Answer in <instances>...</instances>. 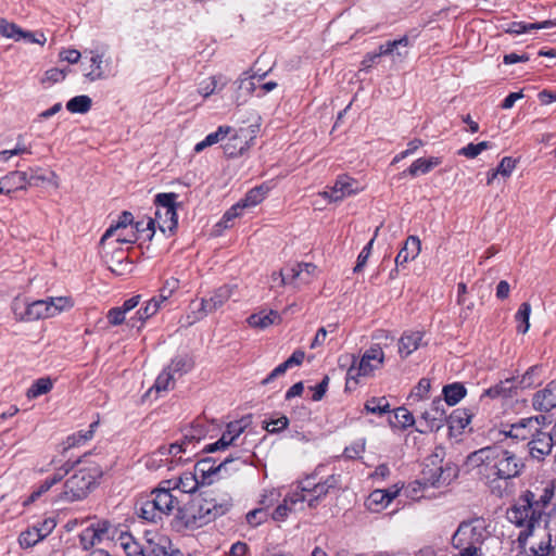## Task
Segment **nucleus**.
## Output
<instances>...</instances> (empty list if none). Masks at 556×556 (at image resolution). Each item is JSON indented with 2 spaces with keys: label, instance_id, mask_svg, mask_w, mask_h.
Returning a JSON list of instances; mask_svg holds the SVG:
<instances>
[{
  "label": "nucleus",
  "instance_id": "nucleus-1",
  "mask_svg": "<svg viewBox=\"0 0 556 556\" xmlns=\"http://www.w3.org/2000/svg\"><path fill=\"white\" fill-rule=\"evenodd\" d=\"M467 459L471 466L479 468V475L491 482L519 477L525 469L522 458L500 444L477 450Z\"/></svg>",
  "mask_w": 556,
  "mask_h": 556
},
{
  "label": "nucleus",
  "instance_id": "nucleus-2",
  "mask_svg": "<svg viewBox=\"0 0 556 556\" xmlns=\"http://www.w3.org/2000/svg\"><path fill=\"white\" fill-rule=\"evenodd\" d=\"M73 473L64 481L61 492L53 498V503L68 504L85 500L96 488L98 479L102 476V468L96 463L78 459L70 463Z\"/></svg>",
  "mask_w": 556,
  "mask_h": 556
},
{
  "label": "nucleus",
  "instance_id": "nucleus-3",
  "mask_svg": "<svg viewBox=\"0 0 556 556\" xmlns=\"http://www.w3.org/2000/svg\"><path fill=\"white\" fill-rule=\"evenodd\" d=\"M553 496V486H545L539 498L531 491L525 492L516 504L508 509V520L518 527H525L532 531L540 527L543 510L551 503Z\"/></svg>",
  "mask_w": 556,
  "mask_h": 556
},
{
  "label": "nucleus",
  "instance_id": "nucleus-4",
  "mask_svg": "<svg viewBox=\"0 0 556 556\" xmlns=\"http://www.w3.org/2000/svg\"><path fill=\"white\" fill-rule=\"evenodd\" d=\"M321 468H316L313 473L298 482L296 488L293 490L294 493H298V497H295L293 503L301 502L303 507H305L306 503L309 508H315L331 490L339 488L340 476L329 475L325 479L319 478Z\"/></svg>",
  "mask_w": 556,
  "mask_h": 556
},
{
  "label": "nucleus",
  "instance_id": "nucleus-5",
  "mask_svg": "<svg viewBox=\"0 0 556 556\" xmlns=\"http://www.w3.org/2000/svg\"><path fill=\"white\" fill-rule=\"evenodd\" d=\"M231 506L232 501L229 495H225L222 498L205 495L195 500L190 508V513L182 515L180 518L184 519L186 528L197 529L225 515Z\"/></svg>",
  "mask_w": 556,
  "mask_h": 556
},
{
  "label": "nucleus",
  "instance_id": "nucleus-6",
  "mask_svg": "<svg viewBox=\"0 0 556 556\" xmlns=\"http://www.w3.org/2000/svg\"><path fill=\"white\" fill-rule=\"evenodd\" d=\"M488 535L483 519L463 521L452 536V545L459 551L454 556H482V544Z\"/></svg>",
  "mask_w": 556,
  "mask_h": 556
},
{
  "label": "nucleus",
  "instance_id": "nucleus-7",
  "mask_svg": "<svg viewBox=\"0 0 556 556\" xmlns=\"http://www.w3.org/2000/svg\"><path fill=\"white\" fill-rule=\"evenodd\" d=\"M351 358L352 364L346 372L348 386L351 381L357 383L359 377H370L376 370L380 369L384 364V352L379 344H372L359 359L354 355Z\"/></svg>",
  "mask_w": 556,
  "mask_h": 556
},
{
  "label": "nucleus",
  "instance_id": "nucleus-8",
  "mask_svg": "<svg viewBox=\"0 0 556 556\" xmlns=\"http://www.w3.org/2000/svg\"><path fill=\"white\" fill-rule=\"evenodd\" d=\"M177 198L176 193H159L155 197L154 203L156 205L155 223L162 232H174L178 225L177 217Z\"/></svg>",
  "mask_w": 556,
  "mask_h": 556
},
{
  "label": "nucleus",
  "instance_id": "nucleus-9",
  "mask_svg": "<svg viewBox=\"0 0 556 556\" xmlns=\"http://www.w3.org/2000/svg\"><path fill=\"white\" fill-rule=\"evenodd\" d=\"M238 463L244 465L245 462L240 460V457L228 456L224 460L217 463L211 457L200 459L194 466V472L199 477L202 484H211L216 479L225 477L229 472V466Z\"/></svg>",
  "mask_w": 556,
  "mask_h": 556
},
{
  "label": "nucleus",
  "instance_id": "nucleus-10",
  "mask_svg": "<svg viewBox=\"0 0 556 556\" xmlns=\"http://www.w3.org/2000/svg\"><path fill=\"white\" fill-rule=\"evenodd\" d=\"M12 311L15 319L18 321H33L53 317L47 299L28 303L17 296L12 302Z\"/></svg>",
  "mask_w": 556,
  "mask_h": 556
},
{
  "label": "nucleus",
  "instance_id": "nucleus-11",
  "mask_svg": "<svg viewBox=\"0 0 556 556\" xmlns=\"http://www.w3.org/2000/svg\"><path fill=\"white\" fill-rule=\"evenodd\" d=\"M186 452V442L182 444L173 443L168 447L162 446L146 459V466L151 470H157L162 467H167L170 470L174 465L181 462V454Z\"/></svg>",
  "mask_w": 556,
  "mask_h": 556
},
{
  "label": "nucleus",
  "instance_id": "nucleus-12",
  "mask_svg": "<svg viewBox=\"0 0 556 556\" xmlns=\"http://www.w3.org/2000/svg\"><path fill=\"white\" fill-rule=\"evenodd\" d=\"M446 421V409L442 399L437 397L430 406L426 408L420 416L419 427L416 429L420 433L429 431H439Z\"/></svg>",
  "mask_w": 556,
  "mask_h": 556
},
{
  "label": "nucleus",
  "instance_id": "nucleus-13",
  "mask_svg": "<svg viewBox=\"0 0 556 556\" xmlns=\"http://www.w3.org/2000/svg\"><path fill=\"white\" fill-rule=\"evenodd\" d=\"M363 190V186L354 178L342 175L339 176L334 185L328 191L320 194L328 199L330 202H340L343 199L358 193Z\"/></svg>",
  "mask_w": 556,
  "mask_h": 556
},
{
  "label": "nucleus",
  "instance_id": "nucleus-14",
  "mask_svg": "<svg viewBox=\"0 0 556 556\" xmlns=\"http://www.w3.org/2000/svg\"><path fill=\"white\" fill-rule=\"evenodd\" d=\"M534 530L530 531L528 528L520 531L518 541L522 545V551L519 556H547L552 549L551 535L544 533L540 540H532L530 545L527 547V540L529 536H534Z\"/></svg>",
  "mask_w": 556,
  "mask_h": 556
},
{
  "label": "nucleus",
  "instance_id": "nucleus-15",
  "mask_svg": "<svg viewBox=\"0 0 556 556\" xmlns=\"http://www.w3.org/2000/svg\"><path fill=\"white\" fill-rule=\"evenodd\" d=\"M541 419L544 417L523 418L510 426L508 431H504L505 435L520 441H532V438L541 428Z\"/></svg>",
  "mask_w": 556,
  "mask_h": 556
},
{
  "label": "nucleus",
  "instance_id": "nucleus-16",
  "mask_svg": "<svg viewBox=\"0 0 556 556\" xmlns=\"http://www.w3.org/2000/svg\"><path fill=\"white\" fill-rule=\"evenodd\" d=\"M109 539V522L97 521L85 528L79 534L83 549L87 551Z\"/></svg>",
  "mask_w": 556,
  "mask_h": 556
},
{
  "label": "nucleus",
  "instance_id": "nucleus-17",
  "mask_svg": "<svg viewBox=\"0 0 556 556\" xmlns=\"http://www.w3.org/2000/svg\"><path fill=\"white\" fill-rule=\"evenodd\" d=\"M143 556H166L172 549L170 540L157 532H146Z\"/></svg>",
  "mask_w": 556,
  "mask_h": 556
},
{
  "label": "nucleus",
  "instance_id": "nucleus-18",
  "mask_svg": "<svg viewBox=\"0 0 556 556\" xmlns=\"http://www.w3.org/2000/svg\"><path fill=\"white\" fill-rule=\"evenodd\" d=\"M556 445L554 434L551 432H544L540 428L538 433L532 438V441L528 442L529 453L533 458L543 459L546 455L552 452L553 446Z\"/></svg>",
  "mask_w": 556,
  "mask_h": 556
},
{
  "label": "nucleus",
  "instance_id": "nucleus-19",
  "mask_svg": "<svg viewBox=\"0 0 556 556\" xmlns=\"http://www.w3.org/2000/svg\"><path fill=\"white\" fill-rule=\"evenodd\" d=\"M268 191H269V188L264 185L251 189L247 193L245 198L243 200H241V202H239L237 205H233L229 211H227L225 213L224 218L226 220H230L231 218L239 216L240 211L243 207L257 205L265 199Z\"/></svg>",
  "mask_w": 556,
  "mask_h": 556
},
{
  "label": "nucleus",
  "instance_id": "nucleus-20",
  "mask_svg": "<svg viewBox=\"0 0 556 556\" xmlns=\"http://www.w3.org/2000/svg\"><path fill=\"white\" fill-rule=\"evenodd\" d=\"M532 407L538 412L547 413L556 407V379L532 396Z\"/></svg>",
  "mask_w": 556,
  "mask_h": 556
},
{
  "label": "nucleus",
  "instance_id": "nucleus-21",
  "mask_svg": "<svg viewBox=\"0 0 556 556\" xmlns=\"http://www.w3.org/2000/svg\"><path fill=\"white\" fill-rule=\"evenodd\" d=\"M289 271L291 277L289 285L299 289L312 282L316 277L317 267L313 263H296L291 266Z\"/></svg>",
  "mask_w": 556,
  "mask_h": 556
},
{
  "label": "nucleus",
  "instance_id": "nucleus-22",
  "mask_svg": "<svg viewBox=\"0 0 556 556\" xmlns=\"http://www.w3.org/2000/svg\"><path fill=\"white\" fill-rule=\"evenodd\" d=\"M410 41L407 36H403L400 39L387 41L381 45V53L384 56H390L393 64L404 62L409 52Z\"/></svg>",
  "mask_w": 556,
  "mask_h": 556
},
{
  "label": "nucleus",
  "instance_id": "nucleus-23",
  "mask_svg": "<svg viewBox=\"0 0 556 556\" xmlns=\"http://www.w3.org/2000/svg\"><path fill=\"white\" fill-rule=\"evenodd\" d=\"M151 497L161 517L168 516L175 509H178L179 501L172 494L169 489H155L151 493Z\"/></svg>",
  "mask_w": 556,
  "mask_h": 556
},
{
  "label": "nucleus",
  "instance_id": "nucleus-24",
  "mask_svg": "<svg viewBox=\"0 0 556 556\" xmlns=\"http://www.w3.org/2000/svg\"><path fill=\"white\" fill-rule=\"evenodd\" d=\"M424 332L408 331L404 332L399 340V353L402 358H406L419 346L422 345Z\"/></svg>",
  "mask_w": 556,
  "mask_h": 556
},
{
  "label": "nucleus",
  "instance_id": "nucleus-25",
  "mask_svg": "<svg viewBox=\"0 0 556 556\" xmlns=\"http://www.w3.org/2000/svg\"><path fill=\"white\" fill-rule=\"evenodd\" d=\"M421 250V243L418 237L416 236H409L404 247L400 250L395 257V264L396 266H403L404 264L408 263L409 261L415 260Z\"/></svg>",
  "mask_w": 556,
  "mask_h": 556
},
{
  "label": "nucleus",
  "instance_id": "nucleus-26",
  "mask_svg": "<svg viewBox=\"0 0 556 556\" xmlns=\"http://www.w3.org/2000/svg\"><path fill=\"white\" fill-rule=\"evenodd\" d=\"M236 285H225L217 288L210 299H206V307L211 313L220 308L228 300H230L236 292Z\"/></svg>",
  "mask_w": 556,
  "mask_h": 556
},
{
  "label": "nucleus",
  "instance_id": "nucleus-27",
  "mask_svg": "<svg viewBox=\"0 0 556 556\" xmlns=\"http://www.w3.org/2000/svg\"><path fill=\"white\" fill-rule=\"evenodd\" d=\"M70 463H65L56 472H54L51 477L46 478L33 491L29 496V502H35L42 494L47 493L51 490L53 485L59 483L63 477L70 473Z\"/></svg>",
  "mask_w": 556,
  "mask_h": 556
},
{
  "label": "nucleus",
  "instance_id": "nucleus-28",
  "mask_svg": "<svg viewBox=\"0 0 556 556\" xmlns=\"http://www.w3.org/2000/svg\"><path fill=\"white\" fill-rule=\"evenodd\" d=\"M295 497H298V493L291 490L285 497L283 503L278 505L273 511L271 517L275 521H285L290 513L304 509L301 502L293 503Z\"/></svg>",
  "mask_w": 556,
  "mask_h": 556
},
{
  "label": "nucleus",
  "instance_id": "nucleus-29",
  "mask_svg": "<svg viewBox=\"0 0 556 556\" xmlns=\"http://www.w3.org/2000/svg\"><path fill=\"white\" fill-rule=\"evenodd\" d=\"M517 389V382L513 379H505L496 383L495 386L486 389L481 394V399L484 396L491 399H506L513 395L514 390Z\"/></svg>",
  "mask_w": 556,
  "mask_h": 556
},
{
  "label": "nucleus",
  "instance_id": "nucleus-30",
  "mask_svg": "<svg viewBox=\"0 0 556 556\" xmlns=\"http://www.w3.org/2000/svg\"><path fill=\"white\" fill-rule=\"evenodd\" d=\"M134 225V216L130 212H123L115 225H111L101 238L103 249H106L108 241L117 235L121 230H127Z\"/></svg>",
  "mask_w": 556,
  "mask_h": 556
},
{
  "label": "nucleus",
  "instance_id": "nucleus-31",
  "mask_svg": "<svg viewBox=\"0 0 556 556\" xmlns=\"http://www.w3.org/2000/svg\"><path fill=\"white\" fill-rule=\"evenodd\" d=\"M396 494L397 491L391 492L388 490H375L369 494L366 505L370 510L379 511L387 507Z\"/></svg>",
  "mask_w": 556,
  "mask_h": 556
},
{
  "label": "nucleus",
  "instance_id": "nucleus-32",
  "mask_svg": "<svg viewBox=\"0 0 556 556\" xmlns=\"http://www.w3.org/2000/svg\"><path fill=\"white\" fill-rule=\"evenodd\" d=\"M1 185H4L7 194L15 190H25L27 188V172H11L1 178Z\"/></svg>",
  "mask_w": 556,
  "mask_h": 556
},
{
  "label": "nucleus",
  "instance_id": "nucleus-33",
  "mask_svg": "<svg viewBox=\"0 0 556 556\" xmlns=\"http://www.w3.org/2000/svg\"><path fill=\"white\" fill-rule=\"evenodd\" d=\"M190 312L184 318L185 326H192L197 321L202 320L207 314H211L206 307V299H201L199 302L192 301L190 303Z\"/></svg>",
  "mask_w": 556,
  "mask_h": 556
},
{
  "label": "nucleus",
  "instance_id": "nucleus-34",
  "mask_svg": "<svg viewBox=\"0 0 556 556\" xmlns=\"http://www.w3.org/2000/svg\"><path fill=\"white\" fill-rule=\"evenodd\" d=\"M553 26L554 23L552 21H544L540 23L513 22L508 25L505 31L513 35H521L536 29L551 28Z\"/></svg>",
  "mask_w": 556,
  "mask_h": 556
},
{
  "label": "nucleus",
  "instance_id": "nucleus-35",
  "mask_svg": "<svg viewBox=\"0 0 556 556\" xmlns=\"http://www.w3.org/2000/svg\"><path fill=\"white\" fill-rule=\"evenodd\" d=\"M117 543L128 556H143V542H138L130 533H121Z\"/></svg>",
  "mask_w": 556,
  "mask_h": 556
},
{
  "label": "nucleus",
  "instance_id": "nucleus-36",
  "mask_svg": "<svg viewBox=\"0 0 556 556\" xmlns=\"http://www.w3.org/2000/svg\"><path fill=\"white\" fill-rule=\"evenodd\" d=\"M440 164V159L431 156L429 159L420 157L412 163L408 169L405 173L408 175L416 177L418 175H425L432 170L435 166Z\"/></svg>",
  "mask_w": 556,
  "mask_h": 556
},
{
  "label": "nucleus",
  "instance_id": "nucleus-37",
  "mask_svg": "<svg viewBox=\"0 0 556 556\" xmlns=\"http://www.w3.org/2000/svg\"><path fill=\"white\" fill-rule=\"evenodd\" d=\"M106 263L112 273L116 275H125L130 271V263L127 261V256L123 252H119L116 256L114 253L110 256V253L105 251Z\"/></svg>",
  "mask_w": 556,
  "mask_h": 556
},
{
  "label": "nucleus",
  "instance_id": "nucleus-38",
  "mask_svg": "<svg viewBox=\"0 0 556 556\" xmlns=\"http://www.w3.org/2000/svg\"><path fill=\"white\" fill-rule=\"evenodd\" d=\"M137 515L148 521L157 522L162 519L152 497L140 502L136 507Z\"/></svg>",
  "mask_w": 556,
  "mask_h": 556
},
{
  "label": "nucleus",
  "instance_id": "nucleus-39",
  "mask_svg": "<svg viewBox=\"0 0 556 556\" xmlns=\"http://www.w3.org/2000/svg\"><path fill=\"white\" fill-rule=\"evenodd\" d=\"M231 128L229 126H219L216 131L208 134L204 138V140L198 142L194 147V151L197 153H200L207 147L218 143L219 141L226 138Z\"/></svg>",
  "mask_w": 556,
  "mask_h": 556
},
{
  "label": "nucleus",
  "instance_id": "nucleus-40",
  "mask_svg": "<svg viewBox=\"0 0 556 556\" xmlns=\"http://www.w3.org/2000/svg\"><path fill=\"white\" fill-rule=\"evenodd\" d=\"M278 319V313L276 311H269L268 313L260 312L251 315L248 318V323L251 327L264 329L275 324Z\"/></svg>",
  "mask_w": 556,
  "mask_h": 556
},
{
  "label": "nucleus",
  "instance_id": "nucleus-41",
  "mask_svg": "<svg viewBox=\"0 0 556 556\" xmlns=\"http://www.w3.org/2000/svg\"><path fill=\"white\" fill-rule=\"evenodd\" d=\"M442 392L444 404L450 406L456 405L466 395L465 387L458 382L445 386Z\"/></svg>",
  "mask_w": 556,
  "mask_h": 556
},
{
  "label": "nucleus",
  "instance_id": "nucleus-42",
  "mask_svg": "<svg viewBox=\"0 0 556 556\" xmlns=\"http://www.w3.org/2000/svg\"><path fill=\"white\" fill-rule=\"evenodd\" d=\"M98 426V422H92L89 427V430L78 431L70 437H67L65 441L64 452L70 448L84 445L86 442L92 439L94 433V428Z\"/></svg>",
  "mask_w": 556,
  "mask_h": 556
},
{
  "label": "nucleus",
  "instance_id": "nucleus-43",
  "mask_svg": "<svg viewBox=\"0 0 556 556\" xmlns=\"http://www.w3.org/2000/svg\"><path fill=\"white\" fill-rule=\"evenodd\" d=\"M200 485L203 484L199 481V477L193 471L182 473L178 481L175 483L174 489H178L184 493H193Z\"/></svg>",
  "mask_w": 556,
  "mask_h": 556
},
{
  "label": "nucleus",
  "instance_id": "nucleus-44",
  "mask_svg": "<svg viewBox=\"0 0 556 556\" xmlns=\"http://www.w3.org/2000/svg\"><path fill=\"white\" fill-rule=\"evenodd\" d=\"M91 53V64L92 68L91 71L87 72L85 74V77L90 81H96L99 79L105 78V71L103 68V54L102 53H96L93 51H90Z\"/></svg>",
  "mask_w": 556,
  "mask_h": 556
},
{
  "label": "nucleus",
  "instance_id": "nucleus-45",
  "mask_svg": "<svg viewBox=\"0 0 556 556\" xmlns=\"http://www.w3.org/2000/svg\"><path fill=\"white\" fill-rule=\"evenodd\" d=\"M92 105L91 98L85 94L76 96L67 101L66 109L71 113H79L85 114L87 113Z\"/></svg>",
  "mask_w": 556,
  "mask_h": 556
},
{
  "label": "nucleus",
  "instance_id": "nucleus-46",
  "mask_svg": "<svg viewBox=\"0 0 556 556\" xmlns=\"http://www.w3.org/2000/svg\"><path fill=\"white\" fill-rule=\"evenodd\" d=\"M530 314H531V306L529 303L525 302L519 306V309L517 311L515 315V319L517 321V331L525 334L528 332L530 328Z\"/></svg>",
  "mask_w": 556,
  "mask_h": 556
},
{
  "label": "nucleus",
  "instance_id": "nucleus-47",
  "mask_svg": "<svg viewBox=\"0 0 556 556\" xmlns=\"http://www.w3.org/2000/svg\"><path fill=\"white\" fill-rule=\"evenodd\" d=\"M237 439H235L227 430H225L222 437L214 443L204 446L203 452L215 453L217 451H225L230 445H236Z\"/></svg>",
  "mask_w": 556,
  "mask_h": 556
},
{
  "label": "nucleus",
  "instance_id": "nucleus-48",
  "mask_svg": "<svg viewBox=\"0 0 556 556\" xmlns=\"http://www.w3.org/2000/svg\"><path fill=\"white\" fill-rule=\"evenodd\" d=\"M53 387V382L49 377L37 379L31 387L27 390V397L35 399L42 394L48 393Z\"/></svg>",
  "mask_w": 556,
  "mask_h": 556
},
{
  "label": "nucleus",
  "instance_id": "nucleus-49",
  "mask_svg": "<svg viewBox=\"0 0 556 556\" xmlns=\"http://www.w3.org/2000/svg\"><path fill=\"white\" fill-rule=\"evenodd\" d=\"M174 386L175 375L167 367H165L163 371L157 376L153 388L157 393H160L173 389Z\"/></svg>",
  "mask_w": 556,
  "mask_h": 556
},
{
  "label": "nucleus",
  "instance_id": "nucleus-50",
  "mask_svg": "<svg viewBox=\"0 0 556 556\" xmlns=\"http://www.w3.org/2000/svg\"><path fill=\"white\" fill-rule=\"evenodd\" d=\"M543 367L535 365L530 367L525 375L521 377V379L518 381L519 386L522 389L531 388L540 382L541 374H542Z\"/></svg>",
  "mask_w": 556,
  "mask_h": 556
},
{
  "label": "nucleus",
  "instance_id": "nucleus-51",
  "mask_svg": "<svg viewBox=\"0 0 556 556\" xmlns=\"http://www.w3.org/2000/svg\"><path fill=\"white\" fill-rule=\"evenodd\" d=\"M41 540L42 534H40V530H37V527H33L23 531L18 536V543L23 548H29Z\"/></svg>",
  "mask_w": 556,
  "mask_h": 556
},
{
  "label": "nucleus",
  "instance_id": "nucleus-52",
  "mask_svg": "<svg viewBox=\"0 0 556 556\" xmlns=\"http://www.w3.org/2000/svg\"><path fill=\"white\" fill-rule=\"evenodd\" d=\"M47 300L50 306V312L52 313L53 317L64 311H68L73 306V301L68 296H51L48 298Z\"/></svg>",
  "mask_w": 556,
  "mask_h": 556
},
{
  "label": "nucleus",
  "instance_id": "nucleus-53",
  "mask_svg": "<svg viewBox=\"0 0 556 556\" xmlns=\"http://www.w3.org/2000/svg\"><path fill=\"white\" fill-rule=\"evenodd\" d=\"M365 409L371 414L382 415L390 410V404L386 397H371L365 404Z\"/></svg>",
  "mask_w": 556,
  "mask_h": 556
},
{
  "label": "nucleus",
  "instance_id": "nucleus-54",
  "mask_svg": "<svg viewBox=\"0 0 556 556\" xmlns=\"http://www.w3.org/2000/svg\"><path fill=\"white\" fill-rule=\"evenodd\" d=\"M193 366L192 361L187 356H177L175 357L172 363L167 366V368L175 375V374H186L189 371Z\"/></svg>",
  "mask_w": 556,
  "mask_h": 556
},
{
  "label": "nucleus",
  "instance_id": "nucleus-55",
  "mask_svg": "<svg viewBox=\"0 0 556 556\" xmlns=\"http://www.w3.org/2000/svg\"><path fill=\"white\" fill-rule=\"evenodd\" d=\"M132 227L134 230L137 231L138 237L139 233L148 231L147 238L151 240L155 231V220L150 217L142 218L141 220L134 223Z\"/></svg>",
  "mask_w": 556,
  "mask_h": 556
},
{
  "label": "nucleus",
  "instance_id": "nucleus-56",
  "mask_svg": "<svg viewBox=\"0 0 556 556\" xmlns=\"http://www.w3.org/2000/svg\"><path fill=\"white\" fill-rule=\"evenodd\" d=\"M264 429L269 433H278L285 430L289 425V419L287 416L282 415L276 419H270L269 421H263Z\"/></svg>",
  "mask_w": 556,
  "mask_h": 556
},
{
  "label": "nucleus",
  "instance_id": "nucleus-57",
  "mask_svg": "<svg viewBox=\"0 0 556 556\" xmlns=\"http://www.w3.org/2000/svg\"><path fill=\"white\" fill-rule=\"evenodd\" d=\"M22 28L14 23H10L4 18H0V34L3 37L12 38L16 41L20 40V33Z\"/></svg>",
  "mask_w": 556,
  "mask_h": 556
},
{
  "label": "nucleus",
  "instance_id": "nucleus-58",
  "mask_svg": "<svg viewBox=\"0 0 556 556\" xmlns=\"http://www.w3.org/2000/svg\"><path fill=\"white\" fill-rule=\"evenodd\" d=\"M113 238H115V240L112 242L108 241L106 247L113 244L114 242L116 244L135 243L138 240L137 231L134 230L132 226L127 228V230L118 231L117 235H115Z\"/></svg>",
  "mask_w": 556,
  "mask_h": 556
},
{
  "label": "nucleus",
  "instance_id": "nucleus-59",
  "mask_svg": "<svg viewBox=\"0 0 556 556\" xmlns=\"http://www.w3.org/2000/svg\"><path fill=\"white\" fill-rule=\"evenodd\" d=\"M488 148H489L488 141H481L477 144L469 143L459 150V154H462L466 157H469V159H473V157L478 156L482 151L486 150Z\"/></svg>",
  "mask_w": 556,
  "mask_h": 556
},
{
  "label": "nucleus",
  "instance_id": "nucleus-60",
  "mask_svg": "<svg viewBox=\"0 0 556 556\" xmlns=\"http://www.w3.org/2000/svg\"><path fill=\"white\" fill-rule=\"evenodd\" d=\"M394 417L402 428L414 426L415 418L413 414L405 407H399L394 410Z\"/></svg>",
  "mask_w": 556,
  "mask_h": 556
},
{
  "label": "nucleus",
  "instance_id": "nucleus-61",
  "mask_svg": "<svg viewBox=\"0 0 556 556\" xmlns=\"http://www.w3.org/2000/svg\"><path fill=\"white\" fill-rule=\"evenodd\" d=\"M374 241H375V238H372L364 248L363 250L361 251L358 257H357V262H356V265L354 267V273H359L363 270V268L365 267L370 254H371V250H372V245H374Z\"/></svg>",
  "mask_w": 556,
  "mask_h": 556
},
{
  "label": "nucleus",
  "instance_id": "nucleus-62",
  "mask_svg": "<svg viewBox=\"0 0 556 556\" xmlns=\"http://www.w3.org/2000/svg\"><path fill=\"white\" fill-rule=\"evenodd\" d=\"M268 517L267 511L264 508H255L249 511L245 516L249 525L257 527L263 523Z\"/></svg>",
  "mask_w": 556,
  "mask_h": 556
},
{
  "label": "nucleus",
  "instance_id": "nucleus-63",
  "mask_svg": "<svg viewBox=\"0 0 556 556\" xmlns=\"http://www.w3.org/2000/svg\"><path fill=\"white\" fill-rule=\"evenodd\" d=\"M430 390V380L422 378L419 380L417 387L412 391L410 397L416 401H420L426 397Z\"/></svg>",
  "mask_w": 556,
  "mask_h": 556
},
{
  "label": "nucleus",
  "instance_id": "nucleus-64",
  "mask_svg": "<svg viewBox=\"0 0 556 556\" xmlns=\"http://www.w3.org/2000/svg\"><path fill=\"white\" fill-rule=\"evenodd\" d=\"M280 498V492L276 489H270L265 491V493L262 495V498L260 500V504L262 505L261 508H266L273 506L275 503L278 502Z\"/></svg>",
  "mask_w": 556,
  "mask_h": 556
}]
</instances>
